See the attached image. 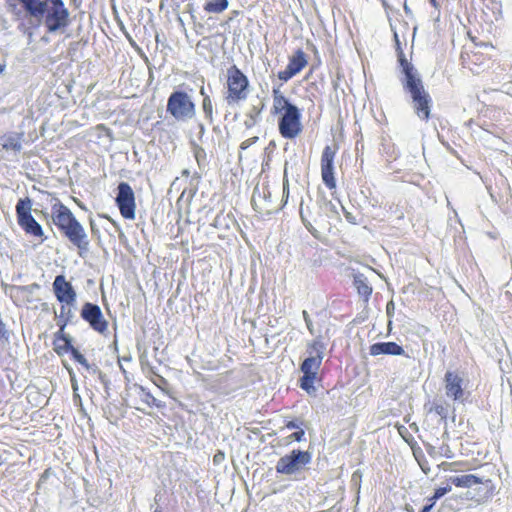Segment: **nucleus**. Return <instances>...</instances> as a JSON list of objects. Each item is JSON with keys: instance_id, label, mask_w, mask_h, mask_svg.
Here are the masks:
<instances>
[{"instance_id": "nucleus-1", "label": "nucleus", "mask_w": 512, "mask_h": 512, "mask_svg": "<svg viewBox=\"0 0 512 512\" xmlns=\"http://www.w3.org/2000/svg\"><path fill=\"white\" fill-rule=\"evenodd\" d=\"M394 37L397 45L398 61L403 73V77L401 78L403 88L412 98V105L416 115L421 120L428 121L430 118L432 98L425 90L417 69L405 58V55L400 48L397 33L394 34Z\"/></svg>"}, {"instance_id": "nucleus-2", "label": "nucleus", "mask_w": 512, "mask_h": 512, "mask_svg": "<svg viewBox=\"0 0 512 512\" xmlns=\"http://www.w3.org/2000/svg\"><path fill=\"white\" fill-rule=\"evenodd\" d=\"M52 219L57 229L78 248L80 256L89 250L85 229L67 206L59 201L55 203L52 206Z\"/></svg>"}, {"instance_id": "nucleus-3", "label": "nucleus", "mask_w": 512, "mask_h": 512, "mask_svg": "<svg viewBox=\"0 0 512 512\" xmlns=\"http://www.w3.org/2000/svg\"><path fill=\"white\" fill-rule=\"evenodd\" d=\"M166 111L179 122L191 120L196 115L192 97L184 91H174L167 100Z\"/></svg>"}, {"instance_id": "nucleus-4", "label": "nucleus", "mask_w": 512, "mask_h": 512, "mask_svg": "<svg viewBox=\"0 0 512 512\" xmlns=\"http://www.w3.org/2000/svg\"><path fill=\"white\" fill-rule=\"evenodd\" d=\"M227 103L234 104L246 100L249 94V80L247 76L236 66L227 69Z\"/></svg>"}, {"instance_id": "nucleus-5", "label": "nucleus", "mask_w": 512, "mask_h": 512, "mask_svg": "<svg viewBox=\"0 0 512 512\" xmlns=\"http://www.w3.org/2000/svg\"><path fill=\"white\" fill-rule=\"evenodd\" d=\"M69 11L62 0H50L42 18L48 33L63 31L70 23Z\"/></svg>"}, {"instance_id": "nucleus-6", "label": "nucleus", "mask_w": 512, "mask_h": 512, "mask_svg": "<svg viewBox=\"0 0 512 512\" xmlns=\"http://www.w3.org/2000/svg\"><path fill=\"white\" fill-rule=\"evenodd\" d=\"M311 462V454L307 451L293 450L282 456L276 463L277 473L295 475L300 473Z\"/></svg>"}, {"instance_id": "nucleus-7", "label": "nucleus", "mask_w": 512, "mask_h": 512, "mask_svg": "<svg viewBox=\"0 0 512 512\" xmlns=\"http://www.w3.org/2000/svg\"><path fill=\"white\" fill-rule=\"evenodd\" d=\"M32 201L29 197L19 199L16 204V215L19 226L27 233L34 237H42L43 230L41 225L34 219L31 214Z\"/></svg>"}, {"instance_id": "nucleus-8", "label": "nucleus", "mask_w": 512, "mask_h": 512, "mask_svg": "<svg viewBox=\"0 0 512 512\" xmlns=\"http://www.w3.org/2000/svg\"><path fill=\"white\" fill-rule=\"evenodd\" d=\"M279 132L286 139H293L302 132L301 113L296 106L283 112L278 122Z\"/></svg>"}, {"instance_id": "nucleus-9", "label": "nucleus", "mask_w": 512, "mask_h": 512, "mask_svg": "<svg viewBox=\"0 0 512 512\" xmlns=\"http://www.w3.org/2000/svg\"><path fill=\"white\" fill-rule=\"evenodd\" d=\"M118 193L116 196V204L120 210L121 215L125 219L135 218V196L132 188L126 182H121L118 185Z\"/></svg>"}, {"instance_id": "nucleus-10", "label": "nucleus", "mask_w": 512, "mask_h": 512, "mask_svg": "<svg viewBox=\"0 0 512 512\" xmlns=\"http://www.w3.org/2000/svg\"><path fill=\"white\" fill-rule=\"evenodd\" d=\"M322 359L314 356L307 357L301 364V372L303 376L300 379V387L305 390L308 394H312L316 391L314 382L317 378L318 370L320 368Z\"/></svg>"}, {"instance_id": "nucleus-11", "label": "nucleus", "mask_w": 512, "mask_h": 512, "mask_svg": "<svg viewBox=\"0 0 512 512\" xmlns=\"http://www.w3.org/2000/svg\"><path fill=\"white\" fill-rule=\"evenodd\" d=\"M80 314L82 319L89 323L90 327L96 332L104 334L107 331L108 322L98 305L87 302L83 305Z\"/></svg>"}, {"instance_id": "nucleus-12", "label": "nucleus", "mask_w": 512, "mask_h": 512, "mask_svg": "<svg viewBox=\"0 0 512 512\" xmlns=\"http://www.w3.org/2000/svg\"><path fill=\"white\" fill-rule=\"evenodd\" d=\"M39 288L40 285L37 283H32L27 286L5 285L4 291L5 294L12 299L14 304L17 306H22L32 303L36 300L34 293Z\"/></svg>"}, {"instance_id": "nucleus-13", "label": "nucleus", "mask_w": 512, "mask_h": 512, "mask_svg": "<svg viewBox=\"0 0 512 512\" xmlns=\"http://www.w3.org/2000/svg\"><path fill=\"white\" fill-rule=\"evenodd\" d=\"M337 147L325 146L321 155V177L324 184L329 189L336 188V180L334 177V159Z\"/></svg>"}, {"instance_id": "nucleus-14", "label": "nucleus", "mask_w": 512, "mask_h": 512, "mask_svg": "<svg viewBox=\"0 0 512 512\" xmlns=\"http://www.w3.org/2000/svg\"><path fill=\"white\" fill-rule=\"evenodd\" d=\"M53 291L57 300L67 306H74L76 303V291L72 284L66 281L64 275H57L53 282Z\"/></svg>"}, {"instance_id": "nucleus-15", "label": "nucleus", "mask_w": 512, "mask_h": 512, "mask_svg": "<svg viewBox=\"0 0 512 512\" xmlns=\"http://www.w3.org/2000/svg\"><path fill=\"white\" fill-rule=\"evenodd\" d=\"M444 382L447 397L452 398L454 401L463 402L465 399L463 378L455 372L447 371Z\"/></svg>"}, {"instance_id": "nucleus-16", "label": "nucleus", "mask_w": 512, "mask_h": 512, "mask_svg": "<svg viewBox=\"0 0 512 512\" xmlns=\"http://www.w3.org/2000/svg\"><path fill=\"white\" fill-rule=\"evenodd\" d=\"M50 0H19L26 14L41 23Z\"/></svg>"}, {"instance_id": "nucleus-17", "label": "nucleus", "mask_w": 512, "mask_h": 512, "mask_svg": "<svg viewBox=\"0 0 512 512\" xmlns=\"http://www.w3.org/2000/svg\"><path fill=\"white\" fill-rule=\"evenodd\" d=\"M369 352L372 356L380 354L404 355V349L395 342H377L370 346Z\"/></svg>"}, {"instance_id": "nucleus-18", "label": "nucleus", "mask_w": 512, "mask_h": 512, "mask_svg": "<svg viewBox=\"0 0 512 512\" xmlns=\"http://www.w3.org/2000/svg\"><path fill=\"white\" fill-rule=\"evenodd\" d=\"M22 140V133L9 132L0 137V145L4 150H12L18 153L22 149Z\"/></svg>"}, {"instance_id": "nucleus-19", "label": "nucleus", "mask_w": 512, "mask_h": 512, "mask_svg": "<svg viewBox=\"0 0 512 512\" xmlns=\"http://www.w3.org/2000/svg\"><path fill=\"white\" fill-rule=\"evenodd\" d=\"M449 481L457 487L470 488L474 485L481 484L482 479L473 475L465 474L460 476L450 477Z\"/></svg>"}, {"instance_id": "nucleus-20", "label": "nucleus", "mask_w": 512, "mask_h": 512, "mask_svg": "<svg viewBox=\"0 0 512 512\" xmlns=\"http://www.w3.org/2000/svg\"><path fill=\"white\" fill-rule=\"evenodd\" d=\"M264 104L253 105L246 114L244 125L247 129L254 127L259 121Z\"/></svg>"}, {"instance_id": "nucleus-21", "label": "nucleus", "mask_w": 512, "mask_h": 512, "mask_svg": "<svg viewBox=\"0 0 512 512\" xmlns=\"http://www.w3.org/2000/svg\"><path fill=\"white\" fill-rule=\"evenodd\" d=\"M307 64L305 53L302 50H297L296 53L289 59V70L294 74H298Z\"/></svg>"}, {"instance_id": "nucleus-22", "label": "nucleus", "mask_w": 512, "mask_h": 512, "mask_svg": "<svg viewBox=\"0 0 512 512\" xmlns=\"http://www.w3.org/2000/svg\"><path fill=\"white\" fill-rule=\"evenodd\" d=\"M229 6L228 0H206L203 10L209 14H220Z\"/></svg>"}, {"instance_id": "nucleus-23", "label": "nucleus", "mask_w": 512, "mask_h": 512, "mask_svg": "<svg viewBox=\"0 0 512 512\" xmlns=\"http://www.w3.org/2000/svg\"><path fill=\"white\" fill-rule=\"evenodd\" d=\"M325 350V343L321 335H317L316 338L308 344L307 352L309 356H314L319 359H323Z\"/></svg>"}, {"instance_id": "nucleus-24", "label": "nucleus", "mask_w": 512, "mask_h": 512, "mask_svg": "<svg viewBox=\"0 0 512 512\" xmlns=\"http://www.w3.org/2000/svg\"><path fill=\"white\" fill-rule=\"evenodd\" d=\"M70 353L74 360L81 364L88 372L98 374L99 378H102V372L99 370L97 365L89 364L86 358L76 348L73 347Z\"/></svg>"}, {"instance_id": "nucleus-25", "label": "nucleus", "mask_w": 512, "mask_h": 512, "mask_svg": "<svg viewBox=\"0 0 512 512\" xmlns=\"http://www.w3.org/2000/svg\"><path fill=\"white\" fill-rule=\"evenodd\" d=\"M353 284L361 296L367 299L371 295L372 288L368 285L366 278L362 274L354 275Z\"/></svg>"}, {"instance_id": "nucleus-26", "label": "nucleus", "mask_w": 512, "mask_h": 512, "mask_svg": "<svg viewBox=\"0 0 512 512\" xmlns=\"http://www.w3.org/2000/svg\"><path fill=\"white\" fill-rule=\"evenodd\" d=\"M451 491V486L440 487L435 490L434 495L428 499L429 504L425 505L420 512H430L436 501Z\"/></svg>"}, {"instance_id": "nucleus-27", "label": "nucleus", "mask_w": 512, "mask_h": 512, "mask_svg": "<svg viewBox=\"0 0 512 512\" xmlns=\"http://www.w3.org/2000/svg\"><path fill=\"white\" fill-rule=\"evenodd\" d=\"M71 307L72 306H67L66 304H63L61 306L58 318L63 319V323H59V328H62V330L65 329L66 325L71 321V319L74 316Z\"/></svg>"}, {"instance_id": "nucleus-28", "label": "nucleus", "mask_w": 512, "mask_h": 512, "mask_svg": "<svg viewBox=\"0 0 512 512\" xmlns=\"http://www.w3.org/2000/svg\"><path fill=\"white\" fill-rule=\"evenodd\" d=\"M290 106H294L291 104L285 96L277 97L273 100V109L275 113H280L282 111H287Z\"/></svg>"}, {"instance_id": "nucleus-29", "label": "nucleus", "mask_w": 512, "mask_h": 512, "mask_svg": "<svg viewBox=\"0 0 512 512\" xmlns=\"http://www.w3.org/2000/svg\"><path fill=\"white\" fill-rule=\"evenodd\" d=\"M62 342H63V344H60L59 342H55V351L57 352L58 355H62L64 353L71 352V350L73 349L70 336H63Z\"/></svg>"}, {"instance_id": "nucleus-30", "label": "nucleus", "mask_w": 512, "mask_h": 512, "mask_svg": "<svg viewBox=\"0 0 512 512\" xmlns=\"http://www.w3.org/2000/svg\"><path fill=\"white\" fill-rule=\"evenodd\" d=\"M202 110L205 115V118L209 121V123L213 122V105L212 100L209 95H205V98L202 100Z\"/></svg>"}, {"instance_id": "nucleus-31", "label": "nucleus", "mask_w": 512, "mask_h": 512, "mask_svg": "<svg viewBox=\"0 0 512 512\" xmlns=\"http://www.w3.org/2000/svg\"><path fill=\"white\" fill-rule=\"evenodd\" d=\"M231 221V218L228 214H224V213H219L212 225L217 228V229H220V228H228L229 227V222Z\"/></svg>"}, {"instance_id": "nucleus-32", "label": "nucleus", "mask_w": 512, "mask_h": 512, "mask_svg": "<svg viewBox=\"0 0 512 512\" xmlns=\"http://www.w3.org/2000/svg\"><path fill=\"white\" fill-rule=\"evenodd\" d=\"M142 392H143L142 399L149 406H155L157 408H163L165 406V404L162 401L156 399L150 392L145 391L143 388H142Z\"/></svg>"}, {"instance_id": "nucleus-33", "label": "nucleus", "mask_w": 512, "mask_h": 512, "mask_svg": "<svg viewBox=\"0 0 512 512\" xmlns=\"http://www.w3.org/2000/svg\"><path fill=\"white\" fill-rule=\"evenodd\" d=\"M321 208L324 210L328 217L338 216L337 208L331 201L323 200Z\"/></svg>"}, {"instance_id": "nucleus-34", "label": "nucleus", "mask_w": 512, "mask_h": 512, "mask_svg": "<svg viewBox=\"0 0 512 512\" xmlns=\"http://www.w3.org/2000/svg\"><path fill=\"white\" fill-rule=\"evenodd\" d=\"M302 316H303V319L305 321L308 331L310 332L311 335H314L315 334L314 325H313V322H312L308 312L306 310H303Z\"/></svg>"}, {"instance_id": "nucleus-35", "label": "nucleus", "mask_w": 512, "mask_h": 512, "mask_svg": "<svg viewBox=\"0 0 512 512\" xmlns=\"http://www.w3.org/2000/svg\"><path fill=\"white\" fill-rule=\"evenodd\" d=\"M293 76H295V74L293 71L289 70L288 66L285 70L278 72V78L285 82L290 80Z\"/></svg>"}, {"instance_id": "nucleus-36", "label": "nucleus", "mask_w": 512, "mask_h": 512, "mask_svg": "<svg viewBox=\"0 0 512 512\" xmlns=\"http://www.w3.org/2000/svg\"><path fill=\"white\" fill-rule=\"evenodd\" d=\"M433 410L437 415H439L442 419L447 417V409L442 404H435Z\"/></svg>"}, {"instance_id": "nucleus-37", "label": "nucleus", "mask_w": 512, "mask_h": 512, "mask_svg": "<svg viewBox=\"0 0 512 512\" xmlns=\"http://www.w3.org/2000/svg\"><path fill=\"white\" fill-rule=\"evenodd\" d=\"M258 137L257 136H254V137H251L249 139H246L244 140L241 144H240V149L241 150H246L247 148H249L251 145L255 144L257 141H258Z\"/></svg>"}, {"instance_id": "nucleus-38", "label": "nucleus", "mask_w": 512, "mask_h": 512, "mask_svg": "<svg viewBox=\"0 0 512 512\" xmlns=\"http://www.w3.org/2000/svg\"><path fill=\"white\" fill-rule=\"evenodd\" d=\"M304 435H305L304 430L300 428V429H298V431L292 433L290 435V438L299 442V441H302Z\"/></svg>"}, {"instance_id": "nucleus-39", "label": "nucleus", "mask_w": 512, "mask_h": 512, "mask_svg": "<svg viewBox=\"0 0 512 512\" xmlns=\"http://www.w3.org/2000/svg\"><path fill=\"white\" fill-rule=\"evenodd\" d=\"M342 210L344 212V216H345L346 220L349 223L356 224V222H357L356 217L351 212L347 211L343 206H342Z\"/></svg>"}, {"instance_id": "nucleus-40", "label": "nucleus", "mask_w": 512, "mask_h": 512, "mask_svg": "<svg viewBox=\"0 0 512 512\" xmlns=\"http://www.w3.org/2000/svg\"><path fill=\"white\" fill-rule=\"evenodd\" d=\"M300 216H301V219H302L304 225L306 226V228L311 231V228H312L311 223L307 220L302 207L300 208Z\"/></svg>"}, {"instance_id": "nucleus-41", "label": "nucleus", "mask_w": 512, "mask_h": 512, "mask_svg": "<svg viewBox=\"0 0 512 512\" xmlns=\"http://www.w3.org/2000/svg\"><path fill=\"white\" fill-rule=\"evenodd\" d=\"M395 305L393 301H389L386 306V313L388 317H392L394 314Z\"/></svg>"}, {"instance_id": "nucleus-42", "label": "nucleus", "mask_w": 512, "mask_h": 512, "mask_svg": "<svg viewBox=\"0 0 512 512\" xmlns=\"http://www.w3.org/2000/svg\"><path fill=\"white\" fill-rule=\"evenodd\" d=\"M224 458H225V454L222 451H218L213 457V462L215 464H219L224 460Z\"/></svg>"}, {"instance_id": "nucleus-43", "label": "nucleus", "mask_w": 512, "mask_h": 512, "mask_svg": "<svg viewBox=\"0 0 512 512\" xmlns=\"http://www.w3.org/2000/svg\"><path fill=\"white\" fill-rule=\"evenodd\" d=\"M7 334V331L5 329V324L3 323L2 319L0 318V339L5 338Z\"/></svg>"}, {"instance_id": "nucleus-44", "label": "nucleus", "mask_w": 512, "mask_h": 512, "mask_svg": "<svg viewBox=\"0 0 512 512\" xmlns=\"http://www.w3.org/2000/svg\"><path fill=\"white\" fill-rule=\"evenodd\" d=\"M63 336H68V335L64 333V330H62V328H60L59 331L55 334V337H56L55 342L62 341Z\"/></svg>"}, {"instance_id": "nucleus-45", "label": "nucleus", "mask_w": 512, "mask_h": 512, "mask_svg": "<svg viewBox=\"0 0 512 512\" xmlns=\"http://www.w3.org/2000/svg\"><path fill=\"white\" fill-rule=\"evenodd\" d=\"M286 427L288 429H300V425L296 422V421H289L287 424H286Z\"/></svg>"}, {"instance_id": "nucleus-46", "label": "nucleus", "mask_w": 512, "mask_h": 512, "mask_svg": "<svg viewBox=\"0 0 512 512\" xmlns=\"http://www.w3.org/2000/svg\"><path fill=\"white\" fill-rule=\"evenodd\" d=\"M283 95L281 94L279 88H274L273 89V100L276 99L277 97H282Z\"/></svg>"}, {"instance_id": "nucleus-47", "label": "nucleus", "mask_w": 512, "mask_h": 512, "mask_svg": "<svg viewBox=\"0 0 512 512\" xmlns=\"http://www.w3.org/2000/svg\"><path fill=\"white\" fill-rule=\"evenodd\" d=\"M426 450L430 456H432L435 453V447H433L432 445H427Z\"/></svg>"}, {"instance_id": "nucleus-48", "label": "nucleus", "mask_w": 512, "mask_h": 512, "mask_svg": "<svg viewBox=\"0 0 512 512\" xmlns=\"http://www.w3.org/2000/svg\"><path fill=\"white\" fill-rule=\"evenodd\" d=\"M283 193L286 194V197H288V180L284 179L283 183Z\"/></svg>"}, {"instance_id": "nucleus-49", "label": "nucleus", "mask_w": 512, "mask_h": 512, "mask_svg": "<svg viewBox=\"0 0 512 512\" xmlns=\"http://www.w3.org/2000/svg\"><path fill=\"white\" fill-rule=\"evenodd\" d=\"M420 467H421L422 471H423L425 474H428V473H429V471H430L429 466H427L426 464H422V463H420Z\"/></svg>"}, {"instance_id": "nucleus-50", "label": "nucleus", "mask_w": 512, "mask_h": 512, "mask_svg": "<svg viewBox=\"0 0 512 512\" xmlns=\"http://www.w3.org/2000/svg\"><path fill=\"white\" fill-rule=\"evenodd\" d=\"M404 11L407 15L411 14V9L408 7V5L406 3H404Z\"/></svg>"}, {"instance_id": "nucleus-51", "label": "nucleus", "mask_w": 512, "mask_h": 512, "mask_svg": "<svg viewBox=\"0 0 512 512\" xmlns=\"http://www.w3.org/2000/svg\"><path fill=\"white\" fill-rule=\"evenodd\" d=\"M204 132H205V127H204L203 124H200L199 125V133H200V135L204 134Z\"/></svg>"}, {"instance_id": "nucleus-52", "label": "nucleus", "mask_w": 512, "mask_h": 512, "mask_svg": "<svg viewBox=\"0 0 512 512\" xmlns=\"http://www.w3.org/2000/svg\"><path fill=\"white\" fill-rule=\"evenodd\" d=\"M200 94L203 96V98H205V95H208V94L206 93V91H205L204 86H202V87L200 88Z\"/></svg>"}, {"instance_id": "nucleus-53", "label": "nucleus", "mask_w": 512, "mask_h": 512, "mask_svg": "<svg viewBox=\"0 0 512 512\" xmlns=\"http://www.w3.org/2000/svg\"><path fill=\"white\" fill-rule=\"evenodd\" d=\"M483 46L484 47H491V48L493 47L491 44H488V43H483Z\"/></svg>"}, {"instance_id": "nucleus-54", "label": "nucleus", "mask_w": 512, "mask_h": 512, "mask_svg": "<svg viewBox=\"0 0 512 512\" xmlns=\"http://www.w3.org/2000/svg\"><path fill=\"white\" fill-rule=\"evenodd\" d=\"M430 3L436 7V0H430Z\"/></svg>"}, {"instance_id": "nucleus-55", "label": "nucleus", "mask_w": 512, "mask_h": 512, "mask_svg": "<svg viewBox=\"0 0 512 512\" xmlns=\"http://www.w3.org/2000/svg\"><path fill=\"white\" fill-rule=\"evenodd\" d=\"M4 71V66L0 64V74Z\"/></svg>"}, {"instance_id": "nucleus-56", "label": "nucleus", "mask_w": 512, "mask_h": 512, "mask_svg": "<svg viewBox=\"0 0 512 512\" xmlns=\"http://www.w3.org/2000/svg\"><path fill=\"white\" fill-rule=\"evenodd\" d=\"M59 323H63V319L58 318L57 324L59 325Z\"/></svg>"}, {"instance_id": "nucleus-57", "label": "nucleus", "mask_w": 512, "mask_h": 512, "mask_svg": "<svg viewBox=\"0 0 512 512\" xmlns=\"http://www.w3.org/2000/svg\"><path fill=\"white\" fill-rule=\"evenodd\" d=\"M154 512H162L159 508H156Z\"/></svg>"}]
</instances>
